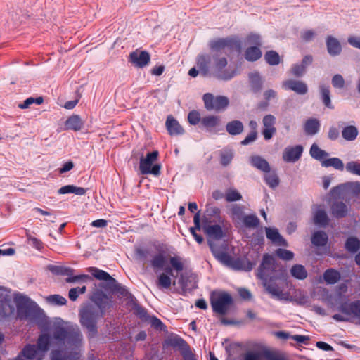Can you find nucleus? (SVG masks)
Wrapping results in <instances>:
<instances>
[{
    "label": "nucleus",
    "mask_w": 360,
    "mask_h": 360,
    "mask_svg": "<svg viewBox=\"0 0 360 360\" xmlns=\"http://www.w3.org/2000/svg\"><path fill=\"white\" fill-rule=\"evenodd\" d=\"M283 86L285 89H290L298 94H305L308 90L307 84L302 81L287 80L283 82Z\"/></svg>",
    "instance_id": "obj_18"
},
{
    "label": "nucleus",
    "mask_w": 360,
    "mask_h": 360,
    "mask_svg": "<svg viewBox=\"0 0 360 360\" xmlns=\"http://www.w3.org/2000/svg\"><path fill=\"white\" fill-rule=\"evenodd\" d=\"M266 235L268 239L271 240L272 243L282 246H287L288 243L285 239L279 234L276 229L266 228Z\"/></svg>",
    "instance_id": "obj_21"
},
{
    "label": "nucleus",
    "mask_w": 360,
    "mask_h": 360,
    "mask_svg": "<svg viewBox=\"0 0 360 360\" xmlns=\"http://www.w3.org/2000/svg\"><path fill=\"white\" fill-rule=\"evenodd\" d=\"M331 210L333 215L338 218L346 216L347 213V207L342 202L334 203L332 205Z\"/></svg>",
    "instance_id": "obj_31"
},
{
    "label": "nucleus",
    "mask_w": 360,
    "mask_h": 360,
    "mask_svg": "<svg viewBox=\"0 0 360 360\" xmlns=\"http://www.w3.org/2000/svg\"><path fill=\"white\" fill-rule=\"evenodd\" d=\"M291 275L300 280L305 279L307 277V271L304 266L300 264L293 265L290 269Z\"/></svg>",
    "instance_id": "obj_32"
},
{
    "label": "nucleus",
    "mask_w": 360,
    "mask_h": 360,
    "mask_svg": "<svg viewBox=\"0 0 360 360\" xmlns=\"http://www.w3.org/2000/svg\"><path fill=\"white\" fill-rule=\"evenodd\" d=\"M265 179L268 185L272 188L276 187L279 184V179L274 172H266Z\"/></svg>",
    "instance_id": "obj_48"
},
{
    "label": "nucleus",
    "mask_w": 360,
    "mask_h": 360,
    "mask_svg": "<svg viewBox=\"0 0 360 360\" xmlns=\"http://www.w3.org/2000/svg\"><path fill=\"white\" fill-rule=\"evenodd\" d=\"M205 108L207 110L217 112L224 110L229 104V99L225 96H214L210 93L205 94L203 96Z\"/></svg>",
    "instance_id": "obj_6"
},
{
    "label": "nucleus",
    "mask_w": 360,
    "mask_h": 360,
    "mask_svg": "<svg viewBox=\"0 0 360 360\" xmlns=\"http://www.w3.org/2000/svg\"><path fill=\"white\" fill-rule=\"evenodd\" d=\"M14 310L11 296L5 290L0 288V319L13 314Z\"/></svg>",
    "instance_id": "obj_10"
},
{
    "label": "nucleus",
    "mask_w": 360,
    "mask_h": 360,
    "mask_svg": "<svg viewBox=\"0 0 360 360\" xmlns=\"http://www.w3.org/2000/svg\"><path fill=\"white\" fill-rule=\"evenodd\" d=\"M158 156V152L155 150L149 153L145 158L140 160L139 169L142 174H152L155 176L160 174V166L159 165H153Z\"/></svg>",
    "instance_id": "obj_8"
},
{
    "label": "nucleus",
    "mask_w": 360,
    "mask_h": 360,
    "mask_svg": "<svg viewBox=\"0 0 360 360\" xmlns=\"http://www.w3.org/2000/svg\"><path fill=\"white\" fill-rule=\"evenodd\" d=\"M53 343H56L65 349L75 351L82 347L83 335L77 324L63 320L56 321L51 328Z\"/></svg>",
    "instance_id": "obj_1"
},
{
    "label": "nucleus",
    "mask_w": 360,
    "mask_h": 360,
    "mask_svg": "<svg viewBox=\"0 0 360 360\" xmlns=\"http://www.w3.org/2000/svg\"><path fill=\"white\" fill-rule=\"evenodd\" d=\"M165 124L169 134L172 136L180 135L184 131L179 123L171 115L167 117Z\"/></svg>",
    "instance_id": "obj_19"
},
{
    "label": "nucleus",
    "mask_w": 360,
    "mask_h": 360,
    "mask_svg": "<svg viewBox=\"0 0 360 360\" xmlns=\"http://www.w3.org/2000/svg\"><path fill=\"white\" fill-rule=\"evenodd\" d=\"M188 121L191 124L195 125L200 121V114L197 110H192L188 115Z\"/></svg>",
    "instance_id": "obj_56"
},
{
    "label": "nucleus",
    "mask_w": 360,
    "mask_h": 360,
    "mask_svg": "<svg viewBox=\"0 0 360 360\" xmlns=\"http://www.w3.org/2000/svg\"><path fill=\"white\" fill-rule=\"evenodd\" d=\"M327 240V235L324 232L317 231L313 235L311 242L315 245L323 246L326 244Z\"/></svg>",
    "instance_id": "obj_39"
},
{
    "label": "nucleus",
    "mask_w": 360,
    "mask_h": 360,
    "mask_svg": "<svg viewBox=\"0 0 360 360\" xmlns=\"http://www.w3.org/2000/svg\"><path fill=\"white\" fill-rule=\"evenodd\" d=\"M275 122H276V118L272 115H267L264 116L263 118V120H262L263 125H264V128H268V129L275 128L274 126L275 124Z\"/></svg>",
    "instance_id": "obj_59"
},
{
    "label": "nucleus",
    "mask_w": 360,
    "mask_h": 360,
    "mask_svg": "<svg viewBox=\"0 0 360 360\" xmlns=\"http://www.w3.org/2000/svg\"><path fill=\"white\" fill-rule=\"evenodd\" d=\"M205 233L207 235L209 245L213 244L212 240H217L223 237V231L220 225L205 224L202 226Z\"/></svg>",
    "instance_id": "obj_14"
},
{
    "label": "nucleus",
    "mask_w": 360,
    "mask_h": 360,
    "mask_svg": "<svg viewBox=\"0 0 360 360\" xmlns=\"http://www.w3.org/2000/svg\"><path fill=\"white\" fill-rule=\"evenodd\" d=\"M321 164L323 167H333L334 168L340 170H342L344 167V165L342 160L338 158L326 159L325 160L322 161Z\"/></svg>",
    "instance_id": "obj_38"
},
{
    "label": "nucleus",
    "mask_w": 360,
    "mask_h": 360,
    "mask_svg": "<svg viewBox=\"0 0 360 360\" xmlns=\"http://www.w3.org/2000/svg\"><path fill=\"white\" fill-rule=\"evenodd\" d=\"M172 269L167 267L165 272H162L158 275L156 285L159 288L168 289L172 283L171 276H172Z\"/></svg>",
    "instance_id": "obj_16"
},
{
    "label": "nucleus",
    "mask_w": 360,
    "mask_h": 360,
    "mask_svg": "<svg viewBox=\"0 0 360 360\" xmlns=\"http://www.w3.org/2000/svg\"><path fill=\"white\" fill-rule=\"evenodd\" d=\"M358 135V130L354 126L350 125L345 127L342 131V137L347 141L354 140Z\"/></svg>",
    "instance_id": "obj_36"
},
{
    "label": "nucleus",
    "mask_w": 360,
    "mask_h": 360,
    "mask_svg": "<svg viewBox=\"0 0 360 360\" xmlns=\"http://www.w3.org/2000/svg\"><path fill=\"white\" fill-rule=\"evenodd\" d=\"M320 91L322 100L325 105L329 108H333L330 97V90L328 87L321 85L320 86Z\"/></svg>",
    "instance_id": "obj_45"
},
{
    "label": "nucleus",
    "mask_w": 360,
    "mask_h": 360,
    "mask_svg": "<svg viewBox=\"0 0 360 360\" xmlns=\"http://www.w3.org/2000/svg\"><path fill=\"white\" fill-rule=\"evenodd\" d=\"M15 302L20 318L27 319L30 311L29 300L23 296H19L15 297Z\"/></svg>",
    "instance_id": "obj_15"
},
{
    "label": "nucleus",
    "mask_w": 360,
    "mask_h": 360,
    "mask_svg": "<svg viewBox=\"0 0 360 360\" xmlns=\"http://www.w3.org/2000/svg\"><path fill=\"white\" fill-rule=\"evenodd\" d=\"M266 61L271 65H276L280 63V56L274 51H267L264 55Z\"/></svg>",
    "instance_id": "obj_44"
},
{
    "label": "nucleus",
    "mask_w": 360,
    "mask_h": 360,
    "mask_svg": "<svg viewBox=\"0 0 360 360\" xmlns=\"http://www.w3.org/2000/svg\"><path fill=\"white\" fill-rule=\"evenodd\" d=\"M346 169L352 174L360 176V163L349 162L346 165Z\"/></svg>",
    "instance_id": "obj_57"
},
{
    "label": "nucleus",
    "mask_w": 360,
    "mask_h": 360,
    "mask_svg": "<svg viewBox=\"0 0 360 360\" xmlns=\"http://www.w3.org/2000/svg\"><path fill=\"white\" fill-rule=\"evenodd\" d=\"M195 278L192 276H188L186 274H181L179 283L181 285L184 290H186L187 288L192 287L193 288V285H189L188 282L191 283V280L190 279H194Z\"/></svg>",
    "instance_id": "obj_53"
},
{
    "label": "nucleus",
    "mask_w": 360,
    "mask_h": 360,
    "mask_svg": "<svg viewBox=\"0 0 360 360\" xmlns=\"http://www.w3.org/2000/svg\"><path fill=\"white\" fill-rule=\"evenodd\" d=\"M348 43L353 47L360 49V37L356 36H350L347 39Z\"/></svg>",
    "instance_id": "obj_63"
},
{
    "label": "nucleus",
    "mask_w": 360,
    "mask_h": 360,
    "mask_svg": "<svg viewBox=\"0 0 360 360\" xmlns=\"http://www.w3.org/2000/svg\"><path fill=\"white\" fill-rule=\"evenodd\" d=\"M220 122V117L215 115H209L205 117L201 120V124L203 127L209 130L215 128Z\"/></svg>",
    "instance_id": "obj_30"
},
{
    "label": "nucleus",
    "mask_w": 360,
    "mask_h": 360,
    "mask_svg": "<svg viewBox=\"0 0 360 360\" xmlns=\"http://www.w3.org/2000/svg\"><path fill=\"white\" fill-rule=\"evenodd\" d=\"M46 300L55 305H64L66 304V299L60 295H53L46 297Z\"/></svg>",
    "instance_id": "obj_50"
},
{
    "label": "nucleus",
    "mask_w": 360,
    "mask_h": 360,
    "mask_svg": "<svg viewBox=\"0 0 360 360\" xmlns=\"http://www.w3.org/2000/svg\"><path fill=\"white\" fill-rule=\"evenodd\" d=\"M340 278V272L333 269H327L323 274L324 281L329 285L338 283Z\"/></svg>",
    "instance_id": "obj_25"
},
{
    "label": "nucleus",
    "mask_w": 360,
    "mask_h": 360,
    "mask_svg": "<svg viewBox=\"0 0 360 360\" xmlns=\"http://www.w3.org/2000/svg\"><path fill=\"white\" fill-rule=\"evenodd\" d=\"M262 355L259 352H250L245 356V360H262Z\"/></svg>",
    "instance_id": "obj_64"
},
{
    "label": "nucleus",
    "mask_w": 360,
    "mask_h": 360,
    "mask_svg": "<svg viewBox=\"0 0 360 360\" xmlns=\"http://www.w3.org/2000/svg\"><path fill=\"white\" fill-rule=\"evenodd\" d=\"M170 264L176 271H181L184 269V262L182 259L179 256L172 257L169 259Z\"/></svg>",
    "instance_id": "obj_49"
},
{
    "label": "nucleus",
    "mask_w": 360,
    "mask_h": 360,
    "mask_svg": "<svg viewBox=\"0 0 360 360\" xmlns=\"http://www.w3.org/2000/svg\"><path fill=\"white\" fill-rule=\"evenodd\" d=\"M213 310L220 314H225L232 302L231 297L226 292H214L211 296Z\"/></svg>",
    "instance_id": "obj_7"
},
{
    "label": "nucleus",
    "mask_w": 360,
    "mask_h": 360,
    "mask_svg": "<svg viewBox=\"0 0 360 360\" xmlns=\"http://www.w3.org/2000/svg\"><path fill=\"white\" fill-rule=\"evenodd\" d=\"M243 124L239 120H233L227 123L226 126V131L231 135L240 134L243 131Z\"/></svg>",
    "instance_id": "obj_28"
},
{
    "label": "nucleus",
    "mask_w": 360,
    "mask_h": 360,
    "mask_svg": "<svg viewBox=\"0 0 360 360\" xmlns=\"http://www.w3.org/2000/svg\"><path fill=\"white\" fill-rule=\"evenodd\" d=\"M319 122L316 119L308 120L304 125V129L307 134L314 135L319 131Z\"/></svg>",
    "instance_id": "obj_37"
},
{
    "label": "nucleus",
    "mask_w": 360,
    "mask_h": 360,
    "mask_svg": "<svg viewBox=\"0 0 360 360\" xmlns=\"http://www.w3.org/2000/svg\"><path fill=\"white\" fill-rule=\"evenodd\" d=\"M58 192L59 194L74 193L77 195H84L86 191L82 187L67 185L61 187Z\"/></svg>",
    "instance_id": "obj_27"
},
{
    "label": "nucleus",
    "mask_w": 360,
    "mask_h": 360,
    "mask_svg": "<svg viewBox=\"0 0 360 360\" xmlns=\"http://www.w3.org/2000/svg\"><path fill=\"white\" fill-rule=\"evenodd\" d=\"M269 280L262 281V283L266 290L270 293L272 296L276 297L278 299H284V294L282 290L275 285L269 283Z\"/></svg>",
    "instance_id": "obj_29"
},
{
    "label": "nucleus",
    "mask_w": 360,
    "mask_h": 360,
    "mask_svg": "<svg viewBox=\"0 0 360 360\" xmlns=\"http://www.w3.org/2000/svg\"><path fill=\"white\" fill-rule=\"evenodd\" d=\"M233 158V153L231 150H225L221 153V163L224 166L228 165Z\"/></svg>",
    "instance_id": "obj_51"
},
{
    "label": "nucleus",
    "mask_w": 360,
    "mask_h": 360,
    "mask_svg": "<svg viewBox=\"0 0 360 360\" xmlns=\"http://www.w3.org/2000/svg\"><path fill=\"white\" fill-rule=\"evenodd\" d=\"M259 221V219L255 214L245 215L243 219L241 220L240 226L253 229L258 226Z\"/></svg>",
    "instance_id": "obj_33"
},
{
    "label": "nucleus",
    "mask_w": 360,
    "mask_h": 360,
    "mask_svg": "<svg viewBox=\"0 0 360 360\" xmlns=\"http://www.w3.org/2000/svg\"><path fill=\"white\" fill-rule=\"evenodd\" d=\"M89 272L96 278L106 282V288L110 290H117L118 285L115 279H114L108 273L100 270L95 267L89 269Z\"/></svg>",
    "instance_id": "obj_11"
},
{
    "label": "nucleus",
    "mask_w": 360,
    "mask_h": 360,
    "mask_svg": "<svg viewBox=\"0 0 360 360\" xmlns=\"http://www.w3.org/2000/svg\"><path fill=\"white\" fill-rule=\"evenodd\" d=\"M303 152V147L300 145L288 146L283 152V159L286 162L297 161Z\"/></svg>",
    "instance_id": "obj_13"
},
{
    "label": "nucleus",
    "mask_w": 360,
    "mask_h": 360,
    "mask_svg": "<svg viewBox=\"0 0 360 360\" xmlns=\"http://www.w3.org/2000/svg\"><path fill=\"white\" fill-rule=\"evenodd\" d=\"M225 198L228 202H233L241 200L242 195L237 190L229 188L226 192Z\"/></svg>",
    "instance_id": "obj_46"
},
{
    "label": "nucleus",
    "mask_w": 360,
    "mask_h": 360,
    "mask_svg": "<svg viewBox=\"0 0 360 360\" xmlns=\"http://www.w3.org/2000/svg\"><path fill=\"white\" fill-rule=\"evenodd\" d=\"M212 71L214 76L222 80H229L236 75V70L230 66L226 68L228 62L225 57L212 56Z\"/></svg>",
    "instance_id": "obj_4"
},
{
    "label": "nucleus",
    "mask_w": 360,
    "mask_h": 360,
    "mask_svg": "<svg viewBox=\"0 0 360 360\" xmlns=\"http://www.w3.org/2000/svg\"><path fill=\"white\" fill-rule=\"evenodd\" d=\"M247 43L252 46H259L261 45L260 37L256 34H251L247 37Z\"/></svg>",
    "instance_id": "obj_60"
},
{
    "label": "nucleus",
    "mask_w": 360,
    "mask_h": 360,
    "mask_svg": "<svg viewBox=\"0 0 360 360\" xmlns=\"http://www.w3.org/2000/svg\"><path fill=\"white\" fill-rule=\"evenodd\" d=\"M210 248L214 255L222 263L231 266L236 269H243L245 271H250L252 269L253 265L248 262L247 266L242 264L240 261L233 262L231 257L225 252L219 251L216 249L213 244L210 243Z\"/></svg>",
    "instance_id": "obj_9"
},
{
    "label": "nucleus",
    "mask_w": 360,
    "mask_h": 360,
    "mask_svg": "<svg viewBox=\"0 0 360 360\" xmlns=\"http://www.w3.org/2000/svg\"><path fill=\"white\" fill-rule=\"evenodd\" d=\"M51 360H79V359L70 356H66L63 351L55 349L51 352Z\"/></svg>",
    "instance_id": "obj_43"
},
{
    "label": "nucleus",
    "mask_w": 360,
    "mask_h": 360,
    "mask_svg": "<svg viewBox=\"0 0 360 360\" xmlns=\"http://www.w3.org/2000/svg\"><path fill=\"white\" fill-rule=\"evenodd\" d=\"M245 56L249 61H255L262 56V52L258 46H250L245 51Z\"/></svg>",
    "instance_id": "obj_34"
},
{
    "label": "nucleus",
    "mask_w": 360,
    "mask_h": 360,
    "mask_svg": "<svg viewBox=\"0 0 360 360\" xmlns=\"http://www.w3.org/2000/svg\"><path fill=\"white\" fill-rule=\"evenodd\" d=\"M86 291V287L83 286L82 288H71L69 291V298L75 301L77 300L79 294H83Z\"/></svg>",
    "instance_id": "obj_55"
},
{
    "label": "nucleus",
    "mask_w": 360,
    "mask_h": 360,
    "mask_svg": "<svg viewBox=\"0 0 360 360\" xmlns=\"http://www.w3.org/2000/svg\"><path fill=\"white\" fill-rule=\"evenodd\" d=\"M305 70L304 65H295L292 66L291 72L295 76L300 77L304 73Z\"/></svg>",
    "instance_id": "obj_61"
},
{
    "label": "nucleus",
    "mask_w": 360,
    "mask_h": 360,
    "mask_svg": "<svg viewBox=\"0 0 360 360\" xmlns=\"http://www.w3.org/2000/svg\"><path fill=\"white\" fill-rule=\"evenodd\" d=\"M276 255L279 258H281L283 260H287V261L292 260L294 257V254L292 252L285 250V249H281V248L276 250Z\"/></svg>",
    "instance_id": "obj_52"
},
{
    "label": "nucleus",
    "mask_w": 360,
    "mask_h": 360,
    "mask_svg": "<svg viewBox=\"0 0 360 360\" xmlns=\"http://www.w3.org/2000/svg\"><path fill=\"white\" fill-rule=\"evenodd\" d=\"M252 165L264 172H270V166L268 162L260 156H252L250 159Z\"/></svg>",
    "instance_id": "obj_26"
},
{
    "label": "nucleus",
    "mask_w": 360,
    "mask_h": 360,
    "mask_svg": "<svg viewBox=\"0 0 360 360\" xmlns=\"http://www.w3.org/2000/svg\"><path fill=\"white\" fill-rule=\"evenodd\" d=\"M345 248L348 251L356 252L360 248V241L356 238H349L346 241Z\"/></svg>",
    "instance_id": "obj_47"
},
{
    "label": "nucleus",
    "mask_w": 360,
    "mask_h": 360,
    "mask_svg": "<svg viewBox=\"0 0 360 360\" xmlns=\"http://www.w3.org/2000/svg\"><path fill=\"white\" fill-rule=\"evenodd\" d=\"M229 214L236 226H240L241 220L245 214L243 207L238 205H232L229 207Z\"/></svg>",
    "instance_id": "obj_20"
},
{
    "label": "nucleus",
    "mask_w": 360,
    "mask_h": 360,
    "mask_svg": "<svg viewBox=\"0 0 360 360\" xmlns=\"http://www.w3.org/2000/svg\"><path fill=\"white\" fill-rule=\"evenodd\" d=\"M326 45L328 52L331 56H338L342 51V47L339 41L331 36L327 37Z\"/></svg>",
    "instance_id": "obj_24"
},
{
    "label": "nucleus",
    "mask_w": 360,
    "mask_h": 360,
    "mask_svg": "<svg viewBox=\"0 0 360 360\" xmlns=\"http://www.w3.org/2000/svg\"><path fill=\"white\" fill-rule=\"evenodd\" d=\"M79 316L80 323L82 326L86 328L89 336H95L97 333L96 320L102 316L99 309L92 306H86L80 311Z\"/></svg>",
    "instance_id": "obj_3"
},
{
    "label": "nucleus",
    "mask_w": 360,
    "mask_h": 360,
    "mask_svg": "<svg viewBox=\"0 0 360 360\" xmlns=\"http://www.w3.org/2000/svg\"><path fill=\"white\" fill-rule=\"evenodd\" d=\"M332 84L335 88L342 89L345 86V79L341 75L336 74L332 79Z\"/></svg>",
    "instance_id": "obj_58"
},
{
    "label": "nucleus",
    "mask_w": 360,
    "mask_h": 360,
    "mask_svg": "<svg viewBox=\"0 0 360 360\" xmlns=\"http://www.w3.org/2000/svg\"><path fill=\"white\" fill-rule=\"evenodd\" d=\"M167 262L166 257L163 254L159 253L153 257L150 262L153 268L156 271V269L163 268Z\"/></svg>",
    "instance_id": "obj_35"
},
{
    "label": "nucleus",
    "mask_w": 360,
    "mask_h": 360,
    "mask_svg": "<svg viewBox=\"0 0 360 360\" xmlns=\"http://www.w3.org/2000/svg\"><path fill=\"white\" fill-rule=\"evenodd\" d=\"M339 310L342 314H335L333 318L338 321H347L352 318H356L360 323V301L345 302Z\"/></svg>",
    "instance_id": "obj_5"
},
{
    "label": "nucleus",
    "mask_w": 360,
    "mask_h": 360,
    "mask_svg": "<svg viewBox=\"0 0 360 360\" xmlns=\"http://www.w3.org/2000/svg\"><path fill=\"white\" fill-rule=\"evenodd\" d=\"M57 272L58 274H60L62 275L68 276L69 277L66 278V282L68 283H74L76 282L80 279H89L90 278L89 276L88 275H79V276H71L73 275L74 270L69 267H58Z\"/></svg>",
    "instance_id": "obj_22"
},
{
    "label": "nucleus",
    "mask_w": 360,
    "mask_h": 360,
    "mask_svg": "<svg viewBox=\"0 0 360 360\" xmlns=\"http://www.w3.org/2000/svg\"><path fill=\"white\" fill-rule=\"evenodd\" d=\"M212 60V56L202 54L198 57L197 65L200 72L203 75H207L210 70V64Z\"/></svg>",
    "instance_id": "obj_23"
},
{
    "label": "nucleus",
    "mask_w": 360,
    "mask_h": 360,
    "mask_svg": "<svg viewBox=\"0 0 360 360\" xmlns=\"http://www.w3.org/2000/svg\"><path fill=\"white\" fill-rule=\"evenodd\" d=\"M231 41L226 39H219L212 41L210 44L211 49L214 51H218L224 49V48L230 46Z\"/></svg>",
    "instance_id": "obj_42"
},
{
    "label": "nucleus",
    "mask_w": 360,
    "mask_h": 360,
    "mask_svg": "<svg viewBox=\"0 0 360 360\" xmlns=\"http://www.w3.org/2000/svg\"><path fill=\"white\" fill-rule=\"evenodd\" d=\"M257 131H252L248 134L244 140L241 141L242 145H248L251 142H253L257 139Z\"/></svg>",
    "instance_id": "obj_62"
},
{
    "label": "nucleus",
    "mask_w": 360,
    "mask_h": 360,
    "mask_svg": "<svg viewBox=\"0 0 360 360\" xmlns=\"http://www.w3.org/2000/svg\"><path fill=\"white\" fill-rule=\"evenodd\" d=\"M250 79L254 88L257 89H259L261 88L262 81L261 77L257 72L251 73L250 75Z\"/></svg>",
    "instance_id": "obj_54"
},
{
    "label": "nucleus",
    "mask_w": 360,
    "mask_h": 360,
    "mask_svg": "<svg viewBox=\"0 0 360 360\" xmlns=\"http://www.w3.org/2000/svg\"><path fill=\"white\" fill-rule=\"evenodd\" d=\"M284 269L277 264L273 256L265 254L258 268L257 276L262 281H275L281 278L284 275Z\"/></svg>",
    "instance_id": "obj_2"
},
{
    "label": "nucleus",
    "mask_w": 360,
    "mask_h": 360,
    "mask_svg": "<svg viewBox=\"0 0 360 360\" xmlns=\"http://www.w3.org/2000/svg\"><path fill=\"white\" fill-rule=\"evenodd\" d=\"M328 219L327 214L322 210H317L314 214V223L319 226H326Z\"/></svg>",
    "instance_id": "obj_41"
},
{
    "label": "nucleus",
    "mask_w": 360,
    "mask_h": 360,
    "mask_svg": "<svg viewBox=\"0 0 360 360\" xmlns=\"http://www.w3.org/2000/svg\"><path fill=\"white\" fill-rule=\"evenodd\" d=\"M84 126V121L78 115L70 116L64 122L65 130L80 131Z\"/></svg>",
    "instance_id": "obj_17"
},
{
    "label": "nucleus",
    "mask_w": 360,
    "mask_h": 360,
    "mask_svg": "<svg viewBox=\"0 0 360 360\" xmlns=\"http://www.w3.org/2000/svg\"><path fill=\"white\" fill-rule=\"evenodd\" d=\"M310 154L314 158L321 160V162L325 160V158L328 155L326 151L320 149L319 146L315 143L313 144L311 147Z\"/></svg>",
    "instance_id": "obj_40"
},
{
    "label": "nucleus",
    "mask_w": 360,
    "mask_h": 360,
    "mask_svg": "<svg viewBox=\"0 0 360 360\" xmlns=\"http://www.w3.org/2000/svg\"><path fill=\"white\" fill-rule=\"evenodd\" d=\"M129 61L137 68H143L148 65L150 60V56L146 51L136 49L129 56Z\"/></svg>",
    "instance_id": "obj_12"
}]
</instances>
